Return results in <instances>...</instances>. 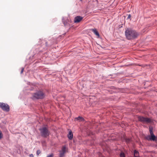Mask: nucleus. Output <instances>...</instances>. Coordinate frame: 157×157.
Instances as JSON below:
<instances>
[{
  "label": "nucleus",
  "instance_id": "obj_9",
  "mask_svg": "<svg viewBox=\"0 0 157 157\" xmlns=\"http://www.w3.org/2000/svg\"><path fill=\"white\" fill-rule=\"evenodd\" d=\"M91 30L98 37H99V34L98 32L97 31V30L96 29H92Z\"/></svg>",
  "mask_w": 157,
  "mask_h": 157
},
{
  "label": "nucleus",
  "instance_id": "obj_3",
  "mask_svg": "<svg viewBox=\"0 0 157 157\" xmlns=\"http://www.w3.org/2000/svg\"><path fill=\"white\" fill-rule=\"evenodd\" d=\"M33 97L35 99H42L44 97V94L41 91H37L33 95Z\"/></svg>",
  "mask_w": 157,
  "mask_h": 157
},
{
  "label": "nucleus",
  "instance_id": "obj_14",
  "mask_svg": "<svg viewBox=\"0 0 157 157\" xmlns=\"http://www.w3.org/2000/svg\"><path fill=\"white\" fill-rule=\"evenodd\" d=\"M120 156L121 157H125V155L124 153L123 152H121Z\"/></svg>",
  "mask_w": 157,
  "mask_h": 157
},
{
  "label": "nucleus",
  "instance_id": "obj_21",
  "mask_svg": "<svg viewBox=\"0 0 157 157\" xmlns=\"http://www.w3.org/2000/svg\"><path fill=\"white\" fill-rule=\"evenodd\" d=\"M131 17V15L130 14H129L128 15V17L127 18L128 19H129Z\"/></svg>",
  "mask_w": 157,
  "mask_h": 157
},
{
  "label": "nucleus",
  "instance_id": "obj_11",
  "mask_svg": "<svg viewBox=\"0 0 157 157\" xmlns=\"http://www.w3.org/2000/svg\"><path fill=\"white\" fill-rule=\"evenodd\" d=\"M134 156L135 157H139V152L136 150L134 151Z\"/></svg>",
  "mask_w": 157,
  "mask_h": 157
},
{
  "label": "nucleus",
  "instance_id": "obj_10",
  "mask_svg": "<svg viewBox=\"0 0 157 157\" xmlns=\"http://www.w3.org/2000/svg\"><path fill=\"white\" fill-rule=\"evenodd\" d=\"M150 137L151 140L155 141L156 140V139H157V137L156 138L154 134H151Z\"/></svg>",
  "mask_w": 157,
  "mask_h": 157
},
{
  "label": "nucleus",
  "instance_id": "obj_8",
  "mask_svg": "<svg viewBox=\"0 0 157 157\" xmlns=\"http://www.w3.org/2000/svg\"><path fill=\"white\" fill-rule=\"evenodd\" d=\"M67 137L68 139L71 140L73 138V134L72 133V132L71 130H70L69 131V133L67 135Z\"/></svg>",
  "mask_w": 157,
  "mask_h": 157
},
{
  "label": "nucleus",
  "instance_id": "obj_5",
  "mask_svg": "<svg viewBox=\"0 0 157 157\" xmlns=\"http://www.w3.org/2000/svg\"><path fill=\"white\" fill-rule=\"evenodd\" d=\"M138 120L141 122L143 123H149L151 122V120L150 119L145 118L142 117H138Z\"/></svg>",
  "mask_w": 157,
  "mask_h": 157
},
{
  "label": "nucleus",
  "instance_id": "obj_16",
  "mask_svg": "<svg viewBox=\"0 0 157 157\" xmlns=\"http://www.w3.org/2000/svg\"><path fill=\"white\" fill-rule=\"evenodd\" d=\"M146 139L149 140H151L150 136H148L146 137Z\"/></svg>",
  "mask_w": 157,
  "mask_h": 157
},
{
  "label": "nucleus",
  "instance_id": "obj_12",
  "mask_svg": "<svg viewBox=\"0 0 157 157\" xmlns=\"http://www.w3.org/2000/svg\"><path fill=\"white\" fill-rule=\"evenodd\" d=\"M124 140L127 143H129L130 142V141H131V139L129 138H127L124 137Z\"/></svg>",
  "mask_w": 157,
  "mask_h": 157
},
{
  "label": "nucleus",
  "instance_id": "obj_13",
  "mask_svg": "<svg viewBox=\"0 0 157 157\" xmlns=\"http://www.w3.org/2000/svg\"><path fill=\"white\" fill-rule=\"evenodd\" d=\"M152 130H153L152 128L150 127H149V132H150V135L151 134H153V132H152Z\"/></svg>",
  "mask_w": 157,
  "mask_h": 157
},
{
  "label": "nucleus",
  "instance_id": "obj_19",
  "mask_svg": "<svg viewBox=\"0 0 157 157\" xmlns=\"http://www.w3.org/2000/svg\"><path fill=\"white\" fill-rule=\"evenodd\" d=\"M53 155L52 154H51L49 155H48L46 157H53Z\"/></svg>",
  "mask_w": 157,
  "mask_h": 157
},
{
  "label": "nucleus",
  "instance_id": "obj_7",
  "mask_svg": "<svg viewBox=\"0 0 157 157\" xmlns=\"http://www.w3.org/2000/svg\"><path fill=\"white\" fill-rule=\"evenodd\" d=\"M83 17L80 16L76 17L74 19V22L78 23L80 22L83 19Z\"/></svg>",
  "mask_w": 157,
  "mask_h": 157
},
{
  "label": "nucleus",
  "instance_id": "obj_1",
  "mask_svg": "<svg viewBox=\"0 0 157 157\" xmlns=\"http://www.w3.org/2000/svg\"><path fill=\"white\" fill-rule=\"evenodd\" d=\"M125 34L128 40H131L136 38L138 34L135 30L130 29H127L125 32Z\"/></svg>",
  "mask_w": 157,
  "mask_h": 157
},
{
  "label": "nucleus",
  "instance_id": "obj_15",
  "mask_svg": "<svg viewBox=\"0 0 157 157\" xmlns=\"http://www.w3.org/2000/svg\"><path fill=\"white\" fill-rule=\"evenodd\" d=\"M77 119L78 120H81V121H82L84 120V119L81 117H78L77 118Z\"/></svg>",
  "mask_w": 157,
  "mask_h": 157
},
{
  "label": "nucleus",
  "instance_id": "obj_2",
  "mask_svg": "<svg viewBox=\"0 0 157 157\" xmlns=\"http://www.w3.org/2000/svg\"><path fill=\"white\" fill-rule=\"evenodd\" d=\"M39 130L41 135L44 137H47L50 134V132L47 128L46 127H43L39 129Z\"/></svg>",
  "mask_w": 157,
  "mask_h": 157
},
{
  "label": "nucleus",
  "instance_id": "obj_6",
  "mask_svg": "<svg viewBox=\"0 0 157 157\" xmlns=\"http://www.w3.org/2000/svg\"><path fill=\"white\" fill-rule=\"evenodd\" d=\"M66 152V148L65 146L62 147V150L59 151V157H63Z\"/></svg>",
  "mask_w": 157,
  "mask_h": 157
},
{
  "label": "nucleus",
  "instance_id": "obj_20",
  "mask_svg": "<svg viewBox=\"0 0 157 157\" xmlns=\"http://www.w3.org/2000/svg\"><path fill=\"white\" fill-rule=\"evenodd\" d=\"M24 68H22L21 70V74H22L23 72V71H24Z\"/></svg>",
  "mask_w": 157,
  "mask_h": 157
},
{
  "label": "nucleus",
  "instance_id": "obj_4",
  "mask_svg": "<svg viewBox=\"0 0 157 157\" xmlns=\"http://www.w3.org/2000/svg\"><path fill=\"white\" fill-rule=\"evenodd\" d=\"M0 108L6 112L9 111L10 109L9 105L6 103L3 102H0Z\"/></svg>",
  "mask_w": 157,
  "mask_h": 157
},
{
  "label": "nucleus",
  "instance_id": "obj_18",
  "mask_svg": "<svg viewBox=\"0 0 157 157\" xmlns=\"http://www.w3.org/2000/svg\"><path fill=\"white\" fill-rule=\"evenodd\" d=\"M40 153H41L40 151L39 150H38L37 151L36 154L37 155H39V154H40Z\"/></svg>",
  "mask_w": 157,
  "mask_h": 157
},
{
  "label": "nucleus",
  "instance_id": "obj_17",
  "mask_svg": "<svg viewBox=\"0 0 157 157\" xmlns=\"http://www.w3.org/2000/svg\"><path fill=\"white\" fill-rule=\"evenodd\" d=\"M3 137V134L2 131L0 130V140Z\"/></svg>",
  "mask_w": 157,
  "mask_h": 157
},
{
  "label": "nucleus",
  "instance_id": "obj_22",
  "mask_svg": "<svg viewBox=\"0 0 157 157\" xmlns=\"http://www.w3.org/2000/svg\"><path fill=\"white\" fill-rule=\"evenodd\" d=\"M30 157H33V154L30 155Z\"/></svg>",
  "mask_w": 157,
  "mask_h": 157
}]
</instances>
